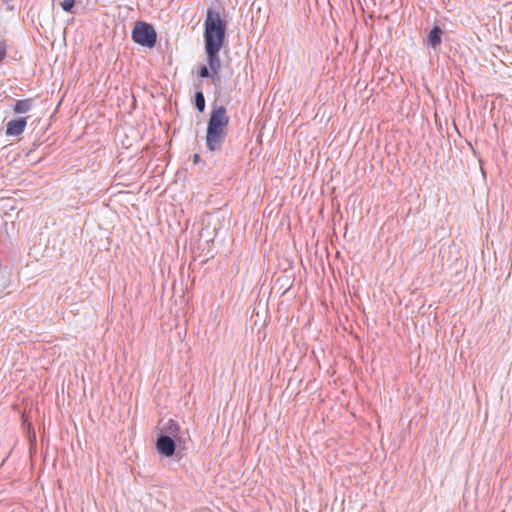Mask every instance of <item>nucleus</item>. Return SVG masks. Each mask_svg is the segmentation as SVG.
Returning <instances> with one entry per match:
<instances>
[{
  "label": "nucleus",
  "instance_id": "nucleus-1",
  "mask_svg": "<svg viewBox=\"0 0 512 512\" xmlns=\"http://www.w3.org/2000/svg\"><path fill=\"white\" fill-rule=\"evenodd\" d=\"M227 126L228 116L225 108L220 106L212 109L206 132V145L209 147L210 151H215L220 148L225 137Z\"/></svg>",
  "mask_w": 512,
  "mask_h": 512
},
{
  "label": "nucleus",
  "instance_id": "nucleus-2",
  "mask_svg": "<svg viewBox=\"0 0 512 512\" xmlns=\"http://www.w3.org/2000/svg\"><path fill=\"white\" fill-rule=\"evenodd\" d=\"M205 49H221L225 39V21L219 12L211 9L206 12L205 19Z\"/></svg>",
  "mask_w": 512,
  "mask_h": 512
},
{
  "label": "nucleus",
  "instance_id": "nucleus-3",
  "mask_svg": "<svg viewBox=\"0 0 512 512\" xmlns=\"http://www.w3.org/2000/svg\"><path fill=\"white\" fill-rule=\"evenodd\" d=\"M132 41L143 47H154L156 44V31L151 24L138 22L131 31Z\"/></svg>",
  "mask_w": 512,
  "mask_h": 512
},
{
  "label": "nucleus",
  "instance_id": "nucleus-4",
  "mask_svg": "<svg viewBox=\"0 0 512 512\" xmlns=\"http://www.w3.org/2000/svg\"><path fill=\"white\" fill-rule=\"evenodd\" d=\"M156 449H158L160 455L171 457L176 450V444L171 437L161 436L158 441H156Z\"/></svg>",
  "mask_w": 512,
  "mask_h": 512
},
{
  "label": "nucleus",
  "instance_id": "nucleus-5",
  "mask_svg": "<svg viewBox=\"0 0 512 512\" xmlns=\"http://www.w3.org/2000/svg\"><path fill=\"white\" fill-rule=\"evenodd\" d=\"M26 128V118L21 117L14 120H9L8 123H6V130L5 134L8 137H16L21 135Z\"/></svg>",
  "mask_w": 512,
  "mask_h": 512
},
{
  "label": "nucleus",
  "instance_id": "nucleus-6",
  "mask_svg": "<svg viewBox=\"0 0 512 512\" xmlns=\"http://www.w3.org/2000/svg\"><path fill=\"white\" fill-rule=\"evenodd\" d=\"M221 49H205L207 64L211 69V73L218 74L220 70L219 51Z\"/></svg>",
  "mask_w": 512,
  "mask_h": 512
},
{
  "label": "nucleus",
  "instance_id": "nucleus-7",
  "mask_svg": "<svg viewBox=\"0 0 512 512\" xmlns=\"http://www.w3.org/2000/svg\"><path fill=\"white\" fill-rule=\"evenodd\" d=\"M31 109V99H22L16 101V104L13 106L14 114H25L28 113Z\"/></svg>",
  "mask_w": 512,
  "mask_h": 512
},
{
  "label": "nucleus",
  "instance_id": "nucleus-8",
  "mask_svg": "<svg viewBox=\"0 0 512 512\" xmlns=\"http://www.w3.org/2000/svg\"><path fill=\"white\" fill-rule=\"evenodd\" d=\"M442 31L439 27H433L431 33L428 35V41L431 46L436 47L441 44Z\"/></svg>",
  "mask_w": 512,
  "mask_h": 512
},
{
  "label": "nucleus",
  "instance_id": "nucleus-9",
  "mask_svg": "<svg viewBox=\"0 0 512 512\" xmlns=\"http://www.w3.org/2000/svg\"><path fill=\"white\" fill-rule=\"evenodd\" d=\"M165 432L172 436H176L179 433V426L177 422L174 420H169L167 427H165Z\"/></svg>",
  "mask_w": 512,
  "mask_h": 512
},
{
  "label": "nucleus",
  "instance_id": "nucleus-10",
  "mask_svg": "<svg viewBox=\"0 0 512 512\" xmlns=\"http://www.w3.org/2000/svg\"><path fill=\"white\" fill-rule=\"evenodd\" d=\"M196 107L200 112L205 110V97L201 91L196 94Z\"/></svg>",
  "mask_w": 512,
  "mask_h": 512
},
{
  "label": "nucleus",
  "instance_id": "nucleus-11",
  "mask_svg": "<svg viewBox=\"0 0 512 512\" xmlns=\"http://www.w3.org/2000/svg\"><path fill=\"white\" fill-rule=\"evenodd\" d=\"M74 0H63L60 2V7L66 12H71L73 9Z\"/></svg>",
  "mask_w": 512,
  "mask_h": 512
},
{
  "label": "nucleus",
  "instance_id": "nucleus-12",
  "mask_svg": "<svg viewBox=\"0 0 512 512\" xmlns=\"http://www.w3.org/2000/svg\"><path fill=\"white\" fill-rule=\"evenodd\" d=\"M6 57V45L3 41H0V63Z\"/></svg>",
  "mask_w": 512,
  "mask_h": 512
},
{
  "label": "nucleus",
  "instance_id": "nucleus-13",
  "mask_svg": "<svg viewBox=\"0 0 512 512\" xmlns=\"http://www.w3.org/2000/svg\"><path fill=\"white\" fill-rule=\"evenodd\" d=\"M198 75H200L201 78H207L210 77V71L206 66H203L200 68V72H198Z\"/></svg>",
  "mask_w": 512,
  "mask_h": 512
},
{
  "label": "nucleus",
  "instance_id": "nucleus-14",
  "mask_svg": "<svg viewBox=\"0 0 512 512\" xmlns=\"http://www.w3.org/2000/svg\"><path fill=\"white\" fill-rule=\"evenodd\" d=\"M193 161H194V163H197L199 161V155L198 154L193 156Z\"/></svg>",
  "mask_w": 512,
  "mask_h": 512
}]
</instances>
